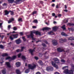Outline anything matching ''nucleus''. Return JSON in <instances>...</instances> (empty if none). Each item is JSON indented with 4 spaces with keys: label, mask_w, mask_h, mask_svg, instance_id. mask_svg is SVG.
Segmentation results:
<instances>
[{
    "label": "nucleus",
    "mask_w": 74,
    "mask_h": 74,
    "mask_svg": "<svg viewBox=\"0 0 74 74\" xmlns=\"http://www.w3.org/2000/svg\"><path fill=\"white\" fill-rule=\"evenodd\" d=\"M33 33H35L36 35H39V36H41V32H38L36 31L35 32H33L32 31L31 32V34L29 35H27V36L28 38H30L31 37V38H32L33 40H35L36 38H33Z\"/></svg>",
    "instance_id": "obj_1"
},
{
    "label": "nucleus",
    "mask_w": 74,
    "mask_h": 74,
    "mask_svg": "<svg viewBox=\"0 0 74 74\" xmlns=\"http://www.w3.org/2000/svg\"><path fill=\"white\" fill-rule=\"evenodd\" d=\"M68 66H65L62 68V69L64 70V73L65 74H73V71H74L72 69V70L69 71L68 70Z\"/></svg>",
    "instance_id": "obj_2"
},
{
    "label": "nucleus",
    "mask_w": 74,
    "mask_h": 74,
    "mask_svg": "<svg viewBox=\"0 0 74 74\" xmlns=\"http://www.w3.org/2000/svg\"><path fill=\"white\" fill-rule=\"evenodd\" d=\"M36 65L34 64H29L28 65V67L29 68V69H27L26 71H25V73H28L29 72V69H31V70H33L36 68Z\"/></svg>",
    "instance_id": "obj_3"
},
{
    "label": "nucleus",
    "mask_w": 74,
    "mask_h": 74,
    "mask_svg": "<svg viewBox=\"0 0 74 74\" xmlns=\"http://www.w3.org/2000/svg\"><path fill=\"white\" fill-rule=\"evenodd\" d=\"M18 36V34L12 35L11 36H10V38L11 40H13L14 38H17Z\"/></svg>",
    "instance_id": "obj_4"
},
{
    "label": "nucleus",
    "mask_w": 74,
    "mask_h": 74,
    "mask_svg": "<svg viewBox=\"0 0 74 74\" xmlns=\"http://www.w3.org/2000/svg\"><path fill=\"white\" fill-rule=\"evenodd\" d=\"M16 58V56H14L11 58L10 57H8L6 58V60H7V59H9V61L10 62L11 60H14V59H15Z\"/></svg>",
    "instance_id": "obj_5"
},
{
    "label": "nucleus",
    "mask_w": 74,
    "mask_h": 74,
    "mask_svg": "<svg viewBox=\"0 0 74 74\" xmlns=\"http://www.w3.org/2000/svg\"><path fill=\"white\" fill-rule=\"evenodd\" d=\"M52 66H53V67H54L56 69H58V65H57L55 64V62L53 61H52Z\"/></svg>",
    "instance_id": "obj_6"
},
{
    "label": "nucleus",
    "mask_w": 74,
    "mask_h": 74,
    "mask_svg": "<svg viewBox=\"0 0 74 74\" xmlns=\"http://www.w3.org/2000/svg\"><path fill=\"white\" fill-rule=\"evenodd\" d=\"M49 70H51V71H53V67L49 66L46 68V70L47 71H49Z\"/></svg>",
    "instance_id": "obj_7"
},
{
    "label": "nucleus",
    "mask_w": 74,
    "mask_h": 74,
    "mask_svg": "<svg viewBox=\"0 0 74 74\" xmlns=\"http://www.w3.org/2000/svg\"><path fill=\"white\" fill-rule=\"evenodd\" d=\"M25 49V47H22L21 48V50H20L19 49H18L16 50V52H22V51H23V49Z\"/></svg>",
    "instance_id": "obj_8"
},
{
    "label": "nucleus",
    "mask_w": 74,
    "mask_h": 74,
    "mask_svg": "<svg viewBox=\"0 0 74 74\" xmlns=\"http://www.w3.org/2000/svg\"><path fill=\"white\" fill-rule=\"evenodd\" d=\"M5 65L7 66V67H8L9 68H10L11 67L10 63L8 62H5Z\"/></svg>",
    "instance_id": "obj_9"
},
{
    "label": "nucleus",
    "mask_w": 74,
    "mask_h": 74,
    "mask_svg": "<svg viewBox=\"0 0 74 74\" xmlns=\"http://www.w3.org/2000/svg\"><path fill=\"white\" fill-rule=\"evenodd\" d=\"M53 45H56L58 44V43L57 42V40H54L52 41Z\"/></svg>",
    "instance_id": "obj_10"
},
{
    "label": "nucleus",
    "mask_w": 74,
    "mask_h": 74,
    "mask_svg": "<svg viewBox=\"0 0 74 74\" xmlns=\"http://www.w3.org/2000/svg\"><path fill=\"white\" fill-rule=\"evenodd\" d=\"M36 49V48H34V49H30L29 50V52H30L31 55H33V52L34 51V49Z\"/></svg>",
    "instance_id": "obj_11"
},
{
    "label": "nucleus",
    "mask_w": 74,
    "mask_h": 74,
    "mask_svg": "<svg viewBox=\"0 0 74 74\" xmlns=\"http://www.w3.org/2000/svg\"><path fill=\"white\" fill-rule=\"evenodd\" d=\"M15 41H16V44H20V43L21 42V40H20V39H17Z\"/></svg>",
    "instance_id": "obj_12"
},
{
    "label": "nucleus",
    "mask_w": 74,
    "mask_h": 74,
    "mask_svg": "<svg viewBox=\"0 0 74 74\" xmlns=\"http://www.w3.org/2000/svg\"><path fill=\"white\" fill-rule=\"evenodd\" d=\"M67 41V40L66 39H65L64 40H63L62 39H61L60 40V42L61 43H63V42H66Z\"/></svg>",
    "instance_id": "obj_13"
},
{
    "label": "nucleus",
    "mask_w": 74,
    "mask_h": 74,
    "mask_svg": "<svg viewBox=\"0 0 74 74\" xmlns=\"http://www.w3.org/2000/svg\"><path fill=\"white\" fill-rule=\"evenodd\" d=\"M53 60H54V61L56 63H57L59 62V60L57 58H54L53 59Z\"/></svg>",
    "instance_id": "obj_14"
},
{
    "label": "nucleus",
    "mask_w": 74,
    "mask_h": 74,
    "mask_svg": "<svg viewBox=\"0 0 74 74\" xmlns=\"http://www.w3.org/2000/svg\"><path fill=\"white\" fill-rule=\"evenodd\" d=\"M14 21V18H11L8 21V23H11V22H12V21Z\"/></svg>",
    "instance_id": "obj_15"
},
{
    "label": "nucleus",
    "mask_w": 74,
    "mask_h": 74,
    "mask_svg": "<svg viewBox=\"0 0 74 74\" xmlns=\"http://www.w3.org/2000/svg\"><path fill=\"white\" fill-rule=\"evenodd\" d=\"M50 29H51V28L46 27L43 28L42 29V30H49Z\"/></svg>",
    "instance_id": "obj_16"
},
{
    "label": "nucleus",
    "mask_w": 74,
    "mask_h": 74,
    "mask_svg": "<svg viewBox=\"0 0 74 74\" xmlns=\"http://www.w3.org/2000/svg\"><path fill=\"white\" fill-rule=\"evenodd\" d=\"M57 51H58V52H61L64 51V50L61 49L60 48H58L57 49Z\"/></svg>",
    "instance_id": "obj_17"
},
{
    "label": "nucleus",
    "mask_w": 74,
    "mask_h": 74,
    "mask_svg": "<svg viewBox=\"0 0 74 74\" xmlns=\"http://www.w3.org/2000/svg\"><path fill=\"white\" fill-rule=\"evenodd\" d=\"M16 67H19L21 65V63H20L19 62H17L16 63Z\"/></svg>",
    "instance_id": "obj_18"
},
{
    "label": "nucleus",
    "mask_w": 74,
    "mask_h": 74,
    "mask_svg": "<svg viewBox=\"0 0 74 74\" xmlns=\"http://www.w3.org/2000/svg\"><path fill=\"white\" fill-rule=\"evenodd\" d=\"M16 73L17 74H21V72L19 71V70L18 69H16Z\"/></svg>",
    "instance_id": "obj_19"
},
{
    "label": "nucleus",
    "mask_w": 74,
    "mask_h": 74,
    "mask_svg": "<svg viewBox=\"0 0 74 74\" xmlns=\"http://www.w3.org/2000/svg\"><path fill=\"white\" fill-rule=\"evenodd\" d=\"M21 58H22V59H23V60H24V61L25 60H26V57H25V56H22Z\"/></svg>",
    "instance_id": "obj_20"
},
{
    "label": "nucleus",
    "mask_w": 74,
    "mask_h": 74,
    "mask_svg": "<svg viewBox=\"0 0 74 74\" xmlns=\"http://www.w3.org/2000/svg\"><path fill=\"white\" fill-rule=\"evenodd\" d=\"M57 29H58L57 27H54L53 28V30H54V31H56V30H57Z\"/></svg>",
    "instance_id": "obj_21"
},
{
    "label": "nucleus",
    "mask_w": 74,
    "mask_h": 74,
    "mask_svg": "<svg viewBox=\"0 0 74 74\" xmlns=\"http://www.w3.org/2000/svg\"><path fill=\"white\" fill-rule=\"evenodd\" d=\"M38 63L39 64H40V65H41L42 66V65H43V63H42V61L40 60L38 61Z\"/></svg>",
    "instance_id": "obj_22"
},
{
    "label": "nucleus",
    "mask_w": 74,
    "mask_h": 74,
    "mask_svg": "<svg viewBox=\"0 0 74 74\" xmlns=\"http://www.w3.org/2000/svg\"><path fill=\"white\" fill-rule=\"evenodd\" d=\"M5 15H8L10 12H9H9L7 10H5Z\"/></svg>",
    "instance_id": "obj_23"
},
{
    "label": "nucleus",
    "mask_w": 74,
    "mask_h": 74,
    "mask_svg": "<svg viewBox=\"0 0 74 74\" xmlns=\"http://www.w3.org/2000/svg\"><path fill=\"white\" fill-rule=\"evenodd\" d=\"M68 29L69 30H71L72 32L74 31V28L73 27H72L71 28H68Z\"/></svg>",
    "instance_id": "obj_24"
},
{
    "label": "nucleus",
    "mask_w": 74,
    "mask_h": 74,
    "mask_svg": "<svg viewBox=\"0 0 74 74\" xmlns=\"http://www.w3.org/2000/svg\"><path fill=\"white\" fill-rule=\"evenodd\" d=\"M61 34L62 36H67V35L66 34L64 33V32H62L61 33Z\"/></svg>",
    "instance_id": "obj_25"
},
{
    "label": "nucleus",
    "mask_w": 74,
    "mask_h": 74,
    "mask_svg": "<svg viewBox=\"0 0 74 74\" xmlns=\"http://www.w3.org/2000/svg\"><path fill=\"white\" fill-rule=\"evenodd\" d=\"M17 33V32H16L15 31H13L12 32H10V33L8 34L7 35L8 36H9L10 34H11V33Z\"/></svg>",
    "instance_id": "obj_26"
},
{
    "label": "nucleus",
    "mask_w": 74,
    "mask_h": 74,
    "mask_svg": "<svg viewBox=\"0 0 74 74\" xmlns=\"http://www.w3.org/2000/svg\"><path fill=\"white\" fill-rule=\"evenodd\" d=\"M8 2L10 3H12L14 2V0H8Z\"/></svg>",
    "instance_id": "obj_27"
},
{
    "label": "nucleus",
    "mask_w": 74,
    "mask_h": 74,
    "mask_svg": "<svg viewBox=\"0 0 74 74\" xmlns=\"http://www.w3.org/2000/svg\"><path fill=\"white\" fill-rule=\"evenodd\" d=\"M9 12H10L11 15H14V13L13 11L10 10Z\"/></svg>",
    "instance_id": "obj_28"
},
{
    "label": "nucleus",
    "mask_w": 74,
    "mask_h": 74,
    "mask_svg": "<svg viewBox=\"0 0 74 74\" xmlns=\"http://www.w3.org/2000/svg\"><path fill=\"white\" fill-rule=\"evenodd\" d=\"M71 69L74 71V65L72 64L71 65Z\"/></svg>",
    "instance_id": "obj_29"
},
{
    "label": "nucleus",
    "mask_w": 74,
    "mask_h": 74,
    "mask_svg": "<svg viewBox=\"0 0 74 74\" xmlns=\"http://www.w3.org/2000/svg\"><path fill=\"white\" fill-rule=\"evenodd\" d=\"M69 40H74V37H71L70 38H69Z\"/></svg>",
    "instance_id": "obj_30"
},
{
    "label": "nucleus",
    "mask_w": 74,
    "mask_h": 74,
    "mask_svg": "<svg viewBox=\"0 0 74 74\" xmlns=\"http://www.w3.org/2000/svg\"><path fill=\"white\" fill-rule=\"evenodd\" d=\"M65 26V25H64L62 27V29H63V30H66Z\"/></svg>",
    "instance_id": "obj_31"
},
{
    "label": "nucleus",
    "mask_w": 74,
    "mask_h": 74,
    "mask_svg": "<svg viewBox=\"0 0 74 74\" xmlns=\"http://www.w3.org/2000/svg\"><path fill=\"white\" fill-rule=\"evenodd\" d=\"M33 22H34V23H38V21H37V20L35 19L34 20Z\"/></svg>",
    "instance_id": "obj_32"
},
{
    "label": "nucleus",
    "mask_w": 74,
    "mask_h": 74,
    "mask_svg": "<svg viewBox=\"0 0 74 74\" xmlns=\"http://www.w3.org/2000/svg\"><path fill=\"white\" fill-rule=\"evenodd\" d=\"M2 56L3 57H4V56H8V54L7 53H4L3 54Z\"/></svg>",
    "instance_id": "obj_33"
},
{
    "label": "nucleus",
    "mask_w": 74,
    "mask_h": 74,
    "mask_svg": "<svg viewBox=\"0 0 74 74\" xmlns=\"http://www.w3.org/2000/svg\"><path fill=\"white\" fill-rule=\"evenodd\" d=\"M2 73L3 74H5L6 73V70H2Z\"/></svg>",
    "instance_id": "obj_34"
},
{
    "label": "nucleus",
    "mask_w": 74,
    "mask_h": 74,
    "mask_svg": "<svg viewBox=\"0 0 74 74\" xmlns=\"http://www.w3.org/2000/svg\"><path fill=\"white\" fill-rule=\"evenodd\" d=\"M67 25H69V26H74V24L71 23H68L67 24Z\"/></svg>",
    "instance_id": "obj_35"
},
{
    "label": "nucleus",
    "mask_w": 74,
    "mask_h": 74,
    "mask_svg": "<svg viewBox=\"0 0 74 74\" xmlns=\"http://www.w3.org/2000/svg\"><path fill=\"white\" fill-rule=\"evenodd\" d=\"M0 48L3 49L4 48V46L1 45H0Z\"/></svg>",
    "instance_id": "obj_36"
},
{
    "label": "nucleus",
    "mask_w": 74,
    "mask_h": 74,
    "mask_svg": "<svg viewBox=\"0 0 74 74\" xmlns=\"http://www.w3.org/2000/svg\"><path fill=\"white\" fill-rule=\"evenodd\" d=\"M21 55L22 54H21V53L18 54V58H21Z\"/></svg>",
    "instance_id": "obj_37"
},
{
    "label": "nucleus",
    "mask_w": 74,
    "mask_h": 74,
    "mask_svg": "<svg viewBox=\"0 0 74 74\" xmlns=\"http://www.w3.org/2000/svg\"><path fill=\"white\" fill-rule=\"evenodd\" d=\"M48 33L49 34H52V33H53V31H51L49 32Z\"/></svg>",
    "instance_id": "obj_38"
},
{
    "label": "nucleus",
    "mask_w": 74,
    "mask_h": 74,
    "mask_svg": "<svg viewBox=\"0 0 74 74\" xmlns=\"http://www.w3.org/2000/svg\"><path fill=\"white\" fill-rule=\"evenodd\" d=\"M23 39V41H26V39L24 37H23L22 38Z\"/></svg>",
    "instance_id": "obj_39"
},
{
    "label": "nucleus",
    "mask_w": 74,
    "mask_h": 74,
    "mask_svg": "<svg viewBox=\"0 0 74 74\" xmlns=\"http://www.w3.org/2000/svg\"><path fill=\"white\" fill-rule=\"evenodd\" d=\"M13 29L14 30H17V28H16V27H14Z\"/></svg>",
    "instance_id": "obj_40"
},
{
    "label": "nucleus",
    "mask_w": 74,
    "mask_h": 74,
    "mask_svg": "<svg viewBox=\"0 0 74 74\" xmlns=\"http://www.w3.org/2000/svg\"><path fill=\"white\" fill-rule=\"evenodd\" d=\"M61 61L62 62H63V63L65 62V61L63 59L61 60Z\"/></svg>",
    "instance_id": "obj_41"
},
{
    "label": "nucleus",
    "mask_w": 74,
    "mask_h": 74,
    "mask_svg": "<svg viewBox=\"0 0 74 74\" xmlns=\"http://www.w3.org/2000/svg\"><path fill=\"white\" fill-rule=\"evenodd\" d=\"M3 23H0V27L2 28V24Z\"/></svg>",
    "instance_id": "obj_42"
},
{
    "label": "nucleus",
    "mask_w": 74,
    "mask_h": 74,
    "mask_svg": "<svg viewBox=\"0 0 74 74\" xmlns=\"http://www.w3.org/2000/svg\"><path fill=\"white\" fill-rule=\"evenodd\" d=\"M59 5L58 4L57 5H56V8H59Z\"/></svg>",
    "instance_id": "obj_43"
},
{
    "label": "nucleus",
    "mask_w": 74,
    "mask_h": 74,
    "mask_svg": "<svg viewBox=\"0 0 74 74\" xmlns=\"http://www.w3.org/2000/svg\"><path fill=\"white\" fill-rule=\"evenodd\" d=\"M18 21L20 22V21H22V18H19L18 19Z\"/></svg>",
    "instance_id": "obj_44"
},
{
    "label": "nucleus",
    "mask_w": 74,
    "mask_h": 74,
    "mask_svg": "<svg viewBox=\"0 0 74 74\" xmlns=\"http://www.w3.org/2000/svg\"><path fill=\"white\" fill-rule=\"evenodd\" d=\"M36 13H37V12L35 11L33 12V15H34V14H36Z\"/></svg>",
    "instance_id": "obj_45"
},
{
    "label": "nucleus",
    "mask_w": 74,
    "mask_h": 74,
    "mask_svg": "<svg viewBox=\"0 0 74 74\" xmlns=\"http://www.w3.org/2000/svg\"><path fill=\"white\" fill-rule=\"evenodd\" d=\"M54 74H60V73H59L58 72H55Z\"/></svg>",
    "instance_id": "obj_46"
},
{
    "label": "nucleus",
    "mask_w": 74,
    "mask_h": 74,
    "mask_svg": "<svg viewBox=\"0 0 74 74\" xmlns=\"http://www.w3.org/2000/svg\"><path fill=\"white\" fill-rule=\"evenodd\" d=\"M10 27H11V25H10L8 26V28L9 29H10Z\"/></svg>",
    "instance_id": "obj_47"
},
{
    "label": "nucleus",
    "mask_w": 74,
    "mask_h": 74,
    "mask_svg": "<svg viewBox=\"0 0 74 74\" xmlns=\"http://www.w3.org/2000/svg\"><path fill=\"white\" fill-rule=\"evenodd\" d=\"M55 4H54V3L52 5V6L53 7H55Z\"/></svg>",
    "instance_id": "obj_48"
},
{
    "label": "nucleus",
    "mask_w": 74,
    "mask_h": 74,
    "mask_svg": "<svg viewBox=\"0 0 74 74\" xmlns=\"http://www.w3.org/2000/svg\"><path fill=\"white\" fill-rule=\"evenodd\" d=\"M35 59L36 60H38V58L37 57H35Z\"/></svg>",
    "instance_id": "obj_49"
},
{
    "label": "nucleus",
    "mask_w": 74,
    "mask_h": 74,
    "mask_svg": "<svg viewBox=\"0 0 74 74\" xmlns=\"http://www.w3.org/2000/svg\"><path fill=\"white\" fill-rule=\"evenodd\" d=\"M32 28H33V29H36V26H33L32 27Z\"/></svg>",
    "instance_id": "obj_50"
},
{
    "label": "nucleus",
    "mask_w": 74,
    "mask_h": 74,
    "mask_svg": "<svg viewBox=\"0 0 74 74\" xmlns=\"http://www.w3.org/2000/svg\"><path fill=\"white\" fill-rule=\"evenodd\" d=\"M42 45L43 46V47H45L46 46L45 45L44 43H43L42 44Z\"/></svg>",
    "instance_id": "obj_51"
},
{
    "label": "nucleus",
    "mask_w": 74,
    "mask_h": 74,
    "mask_svg": "<svg viewBox=\"0 0 74 74\" xmlns=\"http://www.w3.org/2000/svg\"><path fill=\"white\" fill-rule=\"evenodd\" d=\"M52 15L53 16H55V14L54 13H52Z\"/></svg>",
    "instance_id": "obj_52"
},
{
    "label": "nucleus",
    "mask_w": 74,
    "mask_h": 74,
    "mask_svg": "<svg viewBox=\"0 0 74 74\" xmlns=\"http://www.w3.org/2000/svg\"><path fill=\"white\" fill-rule=\"evenodd\" d=\"M3 6H5V5H7V4L5 3H4L3 4Z\"/></svg>",
    "instance_id": "obj_53"
},
{
    "label": "nucleus",
    "mask_w": 74,
    "mask_h": 74,
    "mask_svg": "<svg viewBox=\"0 0 74 74\" xmlns=\"http://www.w3.org/2000/svg\"><path fill=\"white\" fill-rule=\"evenodd\" d=\"M36 74H41V73H40V72H38L36 73Z\"/></svg>",
    "instance_id": "obj_54"
},
{
    "label": "nucleus",
    "mask_w": 74,
    "mask_h": 74,
    "mask_svg": "<svg viewBox=\"0 0 74 74\" xmlns=\"http://www.w3.org/2000/svg\"><path fill=\"white\" fill-rule=\"evenodd\" d=\"M65 21H66V22H65V23H67V22H68V20H65Z\"/></svg>",
    "instance_id": "obj_55"
},
{
    "label": "nucleus",
    "mask_w": 74,
    "mask_h": 74,
    "mask_svg": "<svg viewBox=\"0 0 74 74\" xmlns=\"http://www.w3.org/2000/svg\"><path fill=\"white\" fill-rule=\"evenodd\" d=\"M20 33L21 35H23V32H20Z\"/></svg>",
    "instance_id": "obj_56"
},
{
    "label": "nucleus",
    "mask_w": 74,
    "mask_h": 74,
    "mask_svg": "<svg viewBox=\"0 0 74 74\" xmlns=\"http://www.w3.org/2000/svg\"><path fill=\"white\" fill-rule=\"evenodd\" d=\"M1 39L2 40H3V38H4V36H2L1 37Z\"/></svg>",
    "instance_id": "obj_57"
},
{
    "label": "nucleus",
    "mask_w": 74,
    "mask_h": 74,
    "mask_svg": "<svg viewBox=\"0 0 74 74\" xmlns=\"http://www.w3.org/2000/svg\"><path fill=\"white\" fill-rule=\"evenodd\" d=\"M59 17H60L61 16V15L60 14H59L58 15Z\"/></svg>",
    "instance_id": "obj_58"
},
{
    "label": "nucleus",
    "mask_w": 74,
    "mask_h": 74,
    "mask_svg": "<svg viewBox=\"0 0 74 74\" xmlns=\"http://www.w3.org/2000/svg\"><path fill=\"white\" fill-rule=\"evenodd\" d=\"M64 11H65V12H67L68 10H67L66 9L64 10Z\"/></svg>",
    "instance_id": "obj_59"
},
{
    "label": "nucleus",
    "mask_w": 74,
    "mask_h": 74,
    "mask_svg": "<svg viewBox=\"0 0 74 74\" xmlns=\"http://www.w3.org/2000/svg\"><path fill=\"white\" fill-rule=\"evenodd\" d=\"M44 42L46 43V44H48V42H47L46 41H44Z\"/></svg>",
    "instance_id": "obj_60"
},
{
    "label": "nucleus",
    "mask_w": 74,
    "mask_h": 74,
    "mask_svg": "<svg viewBox=\"0 0 74 74\" xmlns=\"http://www.w3.org/2000/svg\"><path fill=\"white\" fill-rule=\"evenodd\" d=\"M65 9L67 8V6H66V5H65Z\"/></svg>",
    "instance_id": "obj_61"
},
{
    "label": "nucleus",
    "mask_w": 74,
    "mask_h": 74,
    "mask_svg": "<svg viewBox=\"0 0 74 74\" xmlns=\"http://www.w3.org/2000/svg\"><path fill=\"white\" fill-rule=\"evenodd\" d=\"M40 3H41V4H42V3H43V2H42V1H40Z\"/></svg>",
    "instance_id": "obj_62"
},
{
    "label": "nucleus",
    "mask_w": 74,
    "mask_h": 74,
    "mask_svg": "<svg viewBox=\"0 0 74 74\" xmlns=\"http://www.w3.org/2000/svg\"><path fill=\"white\" fill-rule=\"evenodd\" d=\"M3 62H4L3 61L2 62H0V63L1 64H2V63H3Z\"/></svg>",
    "instance_id": "obj_63"
},
{
    "label": "nucleus",
    "mask_w": 74,
    "mask_h": 74,
    "mask_svg": "<svg viewBox=\"0 0 74 74\" xmlns=\"http://www.w3.org/2000/svg\"><path fill=\"white\" fill-rule=\"evenodd\" d=\"M52 1L53 2H55V0H52Z\"/></svg>",
    "instance_id": "obj_64"
}]
</instances>
